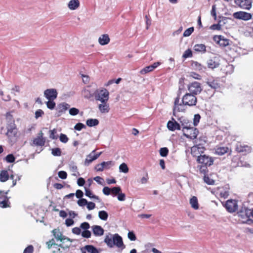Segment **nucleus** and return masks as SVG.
<instances>
[{
    "label": "nucleus",
    "instance_id": "20",
    "mask_svg": "<svg viewBox=\"0 0 253 253\" xmlns=\"http://www.w3.org/2000/svg\"><path fill=\"white\" fill-rule=\"evenodd\" d=\"M113 246L115 245L118 248L125 247L122 238L117 234H115L113 237Z\"/></svg>",
    "mask_w": 253,
    "mask_h": 253
},
{
    "label": "nucleus",
    "instance_id": "28",
    "mask_svg": "<svg viewBox=\"0 0 253 253\" xmlns=\"http://www.w3.org/2000/svg\"><path fill=\"white\" fill-rule=\"evenodd\" d=\"M52 232L57 240L62 241L65 239L64 237L59 229H54L52 230Z\"/></svg>",
    "mask_w": 253,
    "mask_h": 253
},
{
    "label": "nucleus",
    "instance_id": "29",
    "mask_svg": "<svg viewBox=\"0 0 253 253\" xmlns=\"http://www.w3.org/2000/svg\"><path fill=\"white\" fill-rule=\"evenodd\" d=\"M80 6L79 0H71L68 3V7L71 10H75Z\"/></svg>",
    "mask_w": 253,
    "mask_h": 253
},
{
    "label": "nucleus",
    "instance_id": "13",
    "mask_svg": "<svg viewBox=\"0 0 253 253\" xmlns=\"http://www.w3.org/2000/svg\"><path fill=\"white\" fill-rule=\"evenodd\" d=\"M95 150L92 151L86 156V158L85 159L84 163V165L88 166L94 160H96L102 154V152H100L98 154H95Z\"/></svg>",
    "mask_w": 253,
    "mask_h": 253
},
{
    "label": "nucleus",
    "instance_id": "15",
    "mask_svg": "<svg viewBox=\"0 0 253 253\" xmlns=\"http://www.w3.org/2000/svg\"><path fill=\"white\" fill-rule=\"evenodd\" d=\"M235 3L243 9L249 10L252 7L251 0H235Z\"/></svg>",
    "mask_w": 253,
    "mask_h": 253
},
{
    "label": "nucleus",
    "instance_id": "18",
    "mask_svg": "<svg viewBox=\"0 0 253 253\" xmlns=\"http://www.w3.org/2000/svg\"><path fill=\"white\" fill-rule=\"evenodd\" d=\"M45 97L48 100H54L57 96L56 89L54 88L47 89L44 92Z\"/></svg>",
    "mask_w": 253,
    "mask_h": 253
},
{
    "label": "nucleus",
    "instance_id": "27",
    "mask_svg": "<svg viewBox=\"0 0 253 253\" xmlns=\"http://www.w3.org/2000/svg\"><path fill=\"white\" fill-rule=\"evenodd\" d=\"M241 158L239 155L234 156L231 159V165L233 167H237L238 166H243L241 163Z\"/></svg>",
    "mask_w": 253,
    "mask_h": 253
},
{
    "label": "nucleus",
    "instance_id": "48",
    "mask_svg": "<svg viewBox=\"0 0 253 253\" xmlns=\"http://www.w3.org/2000/svg\"><path fill=\"white\" fill-rule=\"evenodd\" d=\"M104 242L108 247L110 248H112L113 247V239H112L108 236H107L105 237L104 239Z\"/></svg>",
    "mask_w": 253,
    "mask_h": 253
},
{
    "label": "nucleus",
    "instance_id": "46",
    "mask_svg": "<svg viewBox=\"0 0 253 253\" xmlns=\"http://www.w3.org/2000/svg\"><path fill=\"white\" fill-rule=\"evenodd\" d=\"M102 165H103L104 169H109L111 166L114 165V162L112 161L107 162H103Z\"/></svg>",
    "mask_w": 253,
    "mask_h": 253
},
{
    "label": "nucleus",
    "instance_id": "41",
    "mask_svg": "<svg viewBox=\"0 0 253 253\" xmlns=\"http://www.w3.org/2000/svg\"><path fill=\"white\" fill-rule=\"evenodd\" d=\"M99 217L103 220H106L108 217L107 212L105 211H101L98 213Z\"/></svg>",
    "mask_w": 253,
    "mask_h": 253
},
{
    "label": "nucleus",
    "instance_id": "53",
    "mask_svg": "<svg viewBox=\"0 0 253 253\" xmlns=\"http://www.w3.org/2000/svg\"><path fill=\"white\" fill-rule=\"evenodd\" d=\"M194 31V28L190 27L186 29L184 32L183 33L184 37H188Z\"/></svg>",
    "mask_w": 253,
    "mask_h": 253
},
{
    "label": "nucleus",
    "instance_id": "6",
    "mask_svg": "<svg viewBox=\"0 0 253 253\" xmlns=\"http://www.w3.org/2000/svg\"><path fill=\"white\" fill-rule=\"evenodd\" d=\"M93 94L94 98L96 101L104 102V101H108L109 100V92L108 90L105 88L96 89Z\"/></svg>",
    "mask_w": 253,
    "mask_h": 253
},
{
    "label": "nucleus",
    "instance_id": "61",
    "mask_svg": "<svg viewBox=\"0 0 253 253\" xmlns=\"http://www.w3.org/2000/svg\"><path fill=\"white\" fill-rule=\"evenodd\" d=\"M79 113V109L76 108H72L69 110V114L72 116H75Z\"/></svg>",
    "mask_w": 253,
    "mask_h": 253
},
{
    "label": "nucleus",
    "instance_id": "37",
    "mask_svg": "<svg viewBox=\"0 0 253 253\" xmlns=\"http://www.w3.org/2000/svg\"><path fill=\"white\" fill-rule=\"evenodd\" d=\"M86 124L89 127L96 126L99 124V121L96 119H90L87 120Z\"/></svg>",
    "mask_w": 253,
    "mask_h": 253
},
{
    "label": "nucleus",
    "instance_id": "16",
    "mask_svg": "<svg viewBox=\"0 0 253 253\" xmlns=\"http://www.w3.org/2000/svg\"><path fill=\"white\" fill-rule=\"evenodd\" d=\"M43 133L42 131L38 133L36 138L33 139V144L36 146H42L44 145L45 139L43 137Z\"/></svg>",
    "mask_w": 253,
    "mask_h": 253
},
{
    "label": "nucleus",
    "instance_id": "59",
    "mask_svg": "<svg viewBox=\"0 0 253 253\" xmlns=\"http://www.w3.org/2000/svg\"><path fill=\"white\" fill-rule=\"evenodd\" d=\"M34 247L32 245H29L23 251V253H33Z\"/></svg>",
    "mask_w": 253,
    "mask_h": 253
},
{
    "label": "nucleus",
    "instance_id": "32",
    "mask_svg": "<svg viewBox=\"0 0 253 253\" xmlns=\"http://www.w3.org/2000/svg\"><path fill=\"white\" fill-rule=\"evenodd\" d=\"M190 204L191 206V207L195 209V210H198L199 208L198 199L196 196H193L190 199Z\"/></svg>",
    "mask_w": 253,
    "mask_h": 253
},
{
    "label": "nucleus",
    "instance_id": "40",
    "mask_svg": "<svg viewBox=\"0 0 253 253\" xmlns=\"http://www.w3.org/2000/svg\"><path fill=\"white\" fill-rule=\"evenodd\" d=\"M204 174V181L205 183H206L208 185H213L214 184L215 181L211 178L207 174Z\"/></svg>",
    "mask_w": 253,
    "mask_h": 253
},
{
    "label": "nucleus",
    "instance_id": "24",
    "mask_svg": "<svg viewBox=\"0 0 253 253\" xmlns=\"http://www.w3.org/2000/svg\"><path fill=\"white\" fill-rule=\"evenodd\" d=\"M92 231L96 236H100L104 234V229L99 225H93L92 226Z\"/></svg>",
    "mask_w": 253,
    "mask_h": 253
},
{
    "label": "nucleus",
    "instance_id": "49",
    "mask_svg": "<svg viewBox=\"0 0 253 253\" xmlns=\"http://www.w3.org/2000/svg\"><path fill=\"white\" fill-rule=\"evenodd\" d=\"M121 192V188L120 187H114L111 189V194L113 196H116Z\"/></svg>",
    "mask_w": 253,
    "mask_h": 253
},
{
    "label": "nucleus",
    "instance_id": "2",
    "mask_svg": "<svg viewBox=\"0 0 253 253\" xmlns=\"http://www.w3.org/2000/svg\"><path fill=\"white\" fill-rule=\"evenodd\" d=\"M7 119L8 120L6 126L7 131L5 134L9 141H15L18 137V129L12 115L10 114L7 115Z\"/></svg>",
    "mask_w": 253,
    "mask_h": 253
},
{
    "label": "nucleus",
    "instance_id": "45",
    "mask_svg": "<svg viewBox=\"0 0 253 253\" xmlns=\"http://www.w3.org/2000/svg\"><path fill=\"white\" fill-rule=\"evenodd\" d=\"M153 70L152 69V67H151V66L150 65V66H148L145 68H144L143 69H142L140 73L141 74H147L149 72H152L153 71Z\"/></svg>",
    "mask_w": 253,
    "mask_h": 253
},
{
    "label": "nucleus",
    "instance_id": "36",
    "mask_svg": "<svg viewBox=\"0 0 253 253\" xmlns=\"http://www.w3.org/2000/svg\"><path fill=\"white\" fill-rule=\"evenodd\" d=\"M70 107V105L65 102L60 103L58 105V109L59 113H63L68 110Z\"/></svg>",
    "mask_w": 253,
    "mask_h": 253
},
{
    "label": "nucleus",
    "instance_id": "55",
    "mask_svg": "<svg viewBox=\"0 0 253 253\" xmlns=\"http://www.w3.org/2000/svg\"><path fill=\"white\" fill-rule=\"evenodd\" d=\"M201 119V116L199 114H195L194 115V119H193V125L196 126L199 123L200 120Z\"/></svg>",
    "mask_w": 253,
    "mask_h": 253
},
{
    "label": "nucleus",
    "instance_id": "33",
    "mask_svg": "<svg viewBox=\"0 0 253 253\" xmlns=\"http://www.w3.org/2000/svg\"><path fill=\"white\" fill-rule=\"evenodd\" d=\"M194 50L196 52H206V46L204 44H196L194 46Z\"/></svg>",
    "mask_w": 253,
    "mask_h": 253
},
{
    "label": "nucleus",
    "instance_id": "47",
    "mask_svg": "<svg viewBox=\"0 0 253 253\" xmlns=\"http://www.w3.org/2000/svg\"><path fill=\"white\" fill-rule=\"evenodd\" d=\"M192 52L190 49L186 50L183 54L182 57L184 59L191 57L192 56Z\"/></svg>",
    "mask_w": 253,
    "mask_h": 253
},
{
    "label": "nucleus",
    "instance_id": "35",
    "mask_svg": "<svg viewBox=\"0 0 253 253\" xmlns=\"http://www.w3.org/2000/svg\"><path fill=\"white\" fill-rule=\"evenodd\" d=\"M191 66L192 69L196 71H202L203 68L202 65L200 63L194 61H192Z\"/></svg>",
    "mask_w": 253,
    "mask_h": 253
},
{
    "label": "nucleus",
    "instance_id": "10",
    "mask_svg": "<svg viewBox=\"0 0 253 253\" xmlns=\"http://www.w3.org/2000/svg\"><path fill=\"white\" fill-rule=\"evenodd\" d=\"M183 133L187 138L194 139L197 137L199 131L197 128L192 126L189 127L187 129L183 130Z\"/></svg>",
    "mask_w": 253,
    "mask_h": 253
},
{
    "label": "nucleus",
    "instance_id": "30",
    "mask_svg": "<svg viewBox=\"0 0 253 253\" xmlns=\"http://www.w3.org/2000/svg\"><path fill=\"white\" fill-rule=\"evenodd\" d=\"M9 178V175L7 170H2L0 172V181L1 182H5Z\"/></svg>",
    "mask_w": 253,
    "mask_h": 253
},
{
    "label": "nucleus",
    "instance_id": "34",
    "mask_svg": "<svg viewBox=\"0 0 253 253\" xmlns=\"http://www.w3.org/2000/svg\"><path fill=\"white\" fill-rule=\"evenodd\" d=\"M207 65L208 68L213 69L218 67L219 65V64L218 62L215 61L214 60L210 59L207 61Z\"/></svg>",
    "mask_w": 253,
    "mask_h": 253
},
{
    "label": "nucleus",
    "instance_id": "42",
    "mask_svg": "<svg viewBox=\"0 0 253 253\" xmlns=\"http://www.w3.org/2000/svg\"><path fill=\"white\" fill-rule=\"evenodd\" d=\"M159 152L162 157H165L168 156L169 150L167 147H163L160 149Z\"/></svg>",
    "mask_w": 253,
    "mask_h": 253
},
{
    "label": "nucleus",
    "instance_id": "62",
    "mask_svg": "<svg viewBox=\"0 0 253 253\" xmlns=\"http://www.w3.org/2000/svg\"><path fill=\"white\" fill-rule=\"evenodd\" d=\"M190 77L197 80H201V76L200 75L194 72H191L190 73Z\"/></svg>",
    "mask_w": 253,
    "mask_h": 253
},
{
    "label": "nucleus",
    "instance_id": "44",
    "mask_svg": "<svg viewBox=\"0 0 253 253\" xmlns=\"http://www.w3.org/2000/svg\"><path fill=\"white\" fill-rule=\"evenodd\" d=\"M61 153V150L59 148H55L51 150V154L54 156H60Z\"/></svg>",
    "mask_w": 253,
    "mask_h": 253
},
{
    "label": "nucleus",
    "instance_id": "19",
    "mask_svg": "<svg viewBox=\"0 0 253 253\" xmlns=\"http://www.w3.org/2000/svg\"><path fill=\"white\" fill-rule=\"evenodd\" d=\"M232 152L231 148L228 147H219L215 149V154L219 156H222L225 154L230 155Z\"/></svg>",
    "mask_w": 253,
    "mask_h": 253
},
{
    "label": "nucleus",
    "instance_id": "54",
    "mask_svg": "<svg viewBox=\"0 0 253 253\" xmlns=\"http://www.w3.org/2000/svg\"><path fill=\"white\" fill-rule=\"evenodd\" d=\"M5 160L8 163H13L15 160V158L12 154H8L5 157Z\"/></svg>",
    "mask_w": 253,
    "mask_h": 253
},
{
    "label": "nucleus",
    "instance_id": "3",
    "mask_svg": "<svg viewBox=\"0 0 253 253\" xmlns=\"http://www.w3.org/2000/svg\"><path fill=\"white\" fill-rule=\"evenodd\" d=\"M197 162L200 164L198 166L200 172L203 174L207 173L208 172V167H210L213 163V159L206 155H200L198 156Z\"/></svg>",
    "mask_w": 253,
    "mask_h": 253
},
{
    "label": "nucleus",
    "instance_id": "39",
    "mask_svg": "<svg viewBox=\"0 0 253 253\" xmlns=\"http://www.w3.org/2000/svg\"><path fill=\"white\" fill-rule=\"evenodd\" d=\"M84 189H85V195L86 196H87L90 198H92V199H97V200L99 199L98 196L92 194L91 191L89 190V188L84 187Z\"/></svg>",
    "mask_w": 253,
    "mask_h": 253
},
{
    "label": "nucleus",
    "instance_id": "23",
    "mask_svg": "<svg viewBox=\"0 0 253 253\" xmlns=\"http://www.w3.org/2000/svg\"><path fill=\"white\" fill-rule=\"evenodd\" d=\"M108 101L101 102V103L98 105V109L101 113H107L109 112L110 107Z\"/></svg>",
    "mask_w": 253,
    "mask_h": 253
},
{
    "label": "nucleus",
    "instance_id": "17",
    "mask_svg": "<svg viewBox=\"0 0 253 253\" xmlns=\"http://www.w3.org/2000/svg\"><path fill=\"white\" fill-rule=\"evenodd\" d=\"M216 193L220 198L226 199L229 195V188L226 187H218L216 189Z\"/></svg>",
    "mask_w": 253,
    "mask_h": 253
},
{
    "label": "nucleus",
    "instance_id": "7",
    "mask_svg": "<svg viewBox=\"0 0 253 253\" xmlns=\"http://www.w3.org/2000/svg\"><path fill=\"white\" fill-rule=\"evenodd\" d=\"M9 190L4 191L0 190V207L1 208H7L11 207V203L9 201V197L7 196Z\"/></svg>",
    "mask_w": 253,
    "mask_h": 253
},
{
    "label": "nucleus",
    "instance_id": "31",
    "mask_svg": "<svg viewBox=\"0 0 253 253\" xmlns=\"http://www.w3.org/2000/svg\"><path fill=\"white\" fill-rule=\"evenodd\" d=\"M82 94L84 97L86 98H90L93 95L92 92L90 90V87L89 86H87L84 88L82 91Z\"/></svg>",
    "mask_w": 253,
    "mask_h": 253
},
{
    "label": "nucleus",
    "instance_id": "22",
    "mask_svg": "<svg viewBox=\"0 0 253 253\" xmlns=\"http://www.w3.org/2000/svg\"><path fill=\"white\" fill-rule=\"evenodd\" d=\"M207 84L211 88L217 89L220 88L221 84L219 80L216 79H209L207 82Z\"/></svg>",
    "mask_w": 253,
    "mask_h": 253
},
{
    "label": "nucleus",
    "instance_id": "63",
    "mask_svg": "<svg viewBox=\"0 0 253 253\" xmlns=\"http://www.w3.org/2000/svg\"><path fill=\"white\" fill-rule=\"evenodd\" d=\"M80 227L84 230H88L90 228V225L88 222H84L81 223Z\"/></svg>",
    "mask_w": 253,
    "mask_h": 253
},
{
    "label": "nucleus",
    "instance_id": "11",
    "mask_svg": "<svg viewBox=\"0 0 253 253\" xmlns=\"http://www.w3.org/2000/svg\"><path fill=\"white\" fill-rule=\"evenodd\" d=\"M235 150L238 153H242L246 155L251 152L252 148L248 145L238 142L236 145Z\"/></svg>",
    "mask_w": 253,
    "mask_h": 253
},
{
    "label": "nucleus",
    "instance_id": "5",
    "mask_svg": "<svg viewBox=\"0 0 253 253\" xmlns=\"http://www.w3.org/2000/svg\"><path fill=\"white\" fill-rule=\"evenodd\" d=\"M237 214L240 219L244 223L250 224L253 222V220L250 218V210L248 208L242 207L238 211Z\"/></svg>",
    "mask_w": 253,
    "mask_h": 253
},
{
    "label": "nucleus",
    "instance_id": "51",
    "mask_svg": "<svg viewBox=\"0 0 253 253\" xmlns=\"http://www.w3.org/2000/svg\"><path fill=\"white\" fill-rule=\"evenodd\" d=\"M53 100H50L46 102V106L48 109L52 110L54 108L55 103Z\"/></svg>",
    "mask_w": 253,
    "mask_h": 253
},
{
    "label": "nucleus",
    "instance_id": "52",
    "mask_svg": "<svg viewBox=\"0 0 253 253\" xmlns=\"http://www.w3.org/2000/svg\"><path fill=\"white\" fill-rule=\"evenodd\" d=\"M57 133V130L55 128H54L52 130H49V137L52 139H56L57 138V136L55 135V134Z\"/></svg>",
    "mask_w": 253,
    "mask_h": 253
},
{
    "label": "nucleus",
    "instance_id": "1",
    "mask_svg": "<svg viewBox=\"0 0 253 253\" xmlns=\"http://www.w3.org/2000/svg\"><path fill=\"white\" fill-rule=\"evenodd\" d=\"M179 96L176 97L174 101V106L173 107V115L176 116L178 112H185V106L189 107L194 106L197 104V98L195 95L186 93L182 98V103H180Z\"/></svg>",
    "mask_w": 253,
    "mask_h": 253
},
{
    "label": "nucleus",
    "instance_id": "50",
    "mask_svg": "<svg viewBox=\"0 0 253 253\" xmlns=\"http://www.w3.org/2000/svg\"><path fill=\"white\" fill-rule=\"evenodd\" d=\"M46 244L47 245V247L48 249H50L52 246H57V244L55 243V240L54 239H52L46 242Z\"/></svg>",
    "mask_w": 253,
    "mask_h": 253
},
{
    "label": "nucleus",
    "instance_id": "56",
    "mask_svg": "<svg viewBox=\"0 0 253 253\" xmlns=\"http://www.w3.org/2000/svg\"><path fill=\"white\" fill-rule=\"evenodd\" d=\"M91 235L90 231L88 230H84L82 233V236L84 238H89L91 237Z\"/></svg>",
    "mask_w": 253,
    "mask_h": 253
},
{
    "label": "nucleus",
    "instance_id": "25",
    "mask_svg": "<svg viewBox=\"0 0 253 253\" xmlns=\"http://www.w3.org/2000/svg\"><path fill=\"white\" fill-rule=\"evenodd\" d=\"M82 251L87 252L88 253H99L98 249L93 245H86L82 249Z\"/></svg>",
    "mask_w": 253,
    "mask_h": 253
},
{
    "label": "nucleus",
    "instance_id": "38",
    "mask_svg": "<svg viewBox=\"0 0 253 253\" xmlns=\"http://www.w3.org/2000/svg\"><path fill=\"white\" fill-rule=\"evenodd\" d=\"M181 126L182 127V130H186L188 129L189 127H191L193 126V124L192 122H189L188 121H186L185 120H183V121H181Z\"/></svg>",
    "mask_w": 253,
    "mask_h": 253
},
{
    "label": "nucleus",
    "instance_id": "64",
    "mask_svg": "<svg viewBox=\"0 0 253 253\" xmlns=\"http://www.w3.org/2000/svg\"><path fill=\"white\" fill-rule=\"evenodd\" d=\"M85 126L81 123H79L77 124L74 127V128L76 130H79V131L81 130L82 129H83V128H85Z\"/></svg>",
    "mask_w": 253,
    "mask_h": 253
},
{
    "label": "nucleus",
    "instance_id": "26",
    "mask_svg": "<svg viewBox=\"0 0 253 253\" xmlns=\"http://www.w3.org/2000/svg\"><path fill=\"white\" fill-rule=\"evenodd\" d=\"M110 38L107 34H103L101 35L99 39V43L102 45H106L110 42Z\"/></svg>",
    "mask_w": 253,
    "mask_h": 253
},
{
    "label": "nucleus",
    "instance_id": "60",
    "mask_svg": "<svg viewBox=\"0 0 253 253\" xmlns=\"http://www.w3.org/2000/svg\"><path fill=\"white\" fill-rule=\"evenodd\" d=\"M127 236H128V239L130 241H135L136 239V236H135V234L133 233V232H132V231H129L128 233Z\"/></svg>",
    "mask_w": 253,
    "mask_h": 253
},
{
    "label": "nucleus",
    "instance_id": "58",
    "mask_svg": "<svg viewBox=\"0 0 253 253\" xmlns=\"http://www.w3.org/2000/svg\"><path fill=\"white\" fill-rule=\"evenodd\" d=\"M77 203L79 205V206L81 207H83L85 205H86V204H87V201L85 199L81 198L78 201Z\"/></svg>",
    "mask_w": 253,
    "mask_h": 253
},
{
    "label": "nucleus",
    "instance_id": "4",
    "mask_svg": "<svg viewBox=\"0 0 253 253\" xmlns=\"http://www.w3.org/2000/svg\"><path fill=\"white\" fill-rule=\"evenodd\" d=\"M213 41L221 47H227L226 51L229 56H232L234 54L235 51L234 48L235 46L234 45L229 43V40L225 39L223 36L221 35H215L213 38Z\"/></svg>",
    "mask_w": 253,
    "mask_h": 253
},
{
    "label": "nucleus",
    "instance_id": "8",
    "mask_svg": "<svg viewBox=\"0 0 253 253\" xmlns=\"http://www.w3.org/2000/svg\"><path fill=\"white\" fill-rule=\"evenodd\" d=\"M189 93L194 95L200 94L202 90L201 84L197 82H193L190 83L187 86Z\"/></svg>",
    "mask_w": 253,
    "mask_h": 253
},
{
    "label": "nucleus",
    "instance_id": "12",
    "mask_svg": "<svg viewBox=\"0 0 253 253\" xmlns=\"http://www.w3.org/2000/svg\"><path fill=\"white\" fill-rule=\"evenodd\" d=\"M233 17L237 19H241L245 21L250 20L252 18L251 13L245 11H238L233 14Z\"/></svg>",
    "mask_w": 253,
    "mask_h": 253
},
{
    "label": "nucleus",
    "instance_id": "21",
    "mask_svg": "<svg viewBox=\"0 0 253 253\" xmlns=\"http://www.w3.org/2000/svg\"><path fill=\"white\" fill-rule=\"evenodd\" d=\"M173 121H169L167 124V127L169 130L174 131L175 130H180L181 126L180 125L176 122L173 119H172Z\"/></svg>",
    "mask_w": 253,
    "mask_h": 253
},
{
    "label": "nucleus",
    "instance_id": "9",
    "mask_svg": "<svg viewBox=\"0 0 253 253\" xmlns=\"http://www.w3.org/2000/svg\"><path fill=\"white\" fill-rule=\"evenodd\" d=\"M223 205L226 210L230 213L235 212L238 209L237 202L235 200H228L224 204H223Z\"/></svg>",
    "mask_w": 253,
    "mask_h": 253
},
{
    "label": "nucleus",
    "instance_id": "14",
    "mask_svg": "<svg viewBox=\"0 0 253 253\" xmlns=\"http://www.w3.org/2000/svg\"><path fill=\"white\" fill-rule=\"evenodd\" d=\"M205 150V148L202 145L200 144L196 145L191 147V153L193 156L198 157L199 155L203 153Z\"/></svg>",
    "mask_w": 253,
    "mask_h": 253
},
{
    "label": "nucleus",
    "instance_id": "57",
    "mask_svg": "<svg viewBox=\"0 0 253 253\" xmlns=\"http://www.w3.org/2000/svg\"><path fill=\"white\" fill-rule=\"evenodd\" d=\"M59 139L62 142L64 143H67L69 140V138H68L67 135L63 133L60 134Z\"/></svg>",
    "mask_w": 253,
    "mask_h": 253
},
{
    "label": "nucleus",
    "instance_id": "43",
    "mask_svg": "<svg viewBox=\"0 0 253 253\" xmlns=\"http://www.w3.org/2000/svg\"><path fill=\"white\" fill-rule=\"evenodd\" d=\"M119 170L121 172L127 173L128 171V168L127 165L126 163H123L120 165Z\"/></svg>",
    "mask_w": 253,
    "mask_h": 253
}]
</instances>
